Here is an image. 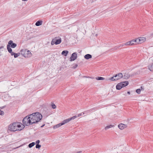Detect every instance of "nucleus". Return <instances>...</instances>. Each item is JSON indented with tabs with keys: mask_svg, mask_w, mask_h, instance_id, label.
Returning a JSON list of instances; mask_svg holds the SVG:
<instances>
[{
	"mask_svg": "<svg viewBox=\"0 0 153 153\" xmlns=\"http://www.w3.org/2000/svg\"><path fill=\"white\" fill-rule=\"evenodd\" d=\"M42 117V115L39 112L34 113L25 117L22 120V123L24 126H28L38 123Z\"/></svg>",
	"mask_w": 153,
	"mask_h": 153,
	"instance_id": "f257e3e1",
	"label": "nucleus"
},
{
	"mask_svg": "<svg viewBox=\"0 0 153 153\" xmlns=\"http://www.w3.org/2000/svg\"><path fill=\"white\" fill-rule=\"evenodd\" d=\"M77 117L76 116H74L71 117L66 119L65 120H63L61 123H59L57 125H55L53 126V128L54 129L57 128L61 126H62L63 125L65 124L68 123L70 121L74 120Z\"/></svg>",
	"mask_w": 153,
	"mask_h": 153,
	"instance_id": "f03ea898",
	"label": "nucleus"
},
{
	"mask_svg": "<svg viewBox=\"0 0 153 153\" xmlns=\"http://www.w3.org/2000/svg\"><path fill=\"white\" fill-rule=\"evenodd\" d=\"M16 122H14L10 124L8 126L9 130L11 131H15L17 130H21L22 129L16 128Z\"/></svg>",
	"mask_w": 153,
	"mask_h": 153,
	"instance_id": "7ed1b4c3",
	"label": "nucleus"
},
{
	"mask_svg": "<svg viewBox=\"0 0 153 153\" xmlns=\"http://www.w3.org/2000/svg\"><path fill=\"white\" fill-rule=\"evenodd\" d=\"M57 37H56L55 38L53 39L51 41V44L52 45H53L54 44L56 45H57L60 44L62 40L61 38H59L57 39Z\"/></svg>",
	"mask_w": 153,
	"mask_h": 153,
	"instance_id": "20e7f679",
	"label": "nucleus"
},
{
	"mask_svg": "<svg viewBox=\"0 0 153 153\" xmlns=\"http://www.w3.org/2000/svg\"><path fill=\"white\" fill-rule=\"evenodd\" d=\"M17 46L16 44L13 43V41L10 40L8 42V44L7 45V49H11L12 48H14Z\"/></svg>",
	"mask_w": 153,
	"mask_h": 153,
	"instance_id": "39448f33",
	"label": "nucleus"
},
{
	"mask_svg": "<svg viewBox=\"0 0 153 153\" xmlns=\"http://www.w3.org/2000/svg\"><path fill=\"white\" fill-rule=\"evenodd\" d=\"M77 54L76 52L73 53L70 57V61H72L76 59L77 57Z\"/></svg>",
	"mask_w": 153,
	"mask_h": 153,
	"instance_id": "423d86ee",
	"label": "nucleus"
},
{
	"mask_svg": "<svg viewBox=\"0 0 153 153\" xmlns=\"http://www.w3.org/2000/svg\"><path fill=\"white\" fill-rule=\"evenodd\" d=\"M31 53L29 51H27V50H26L25 51V53L22 54L23 56L25 57H30L31 56Z\"/></svg>",
	"mask_w": 153,
	"mask_h": 153,
	"instance_id": "0eeeda50",
	"label": "nucleus"
},
{
	"mask_svg": "<svg viewBox=\"0 0 153 153\" xmlns=\"http://www.w3.org/2000/svg\"><path fill=\"white\" fill-rule=\"evenodd\" d=\"M114 76H115V78L116 79V80H119L123 77V74L121 73H118L114 75Z\"/></svg>",
	"mask_w": 153,
	"mask_h": 153,
	"instance_id": "6e6552de",
	"label": "nucleus"
},
{
	"mask_svg": "<svg viewBox=\"0 0 153 153\" xmlns=\"http://www.w3.org/2000/svg\"><path fill=\"white\" fill-rule=\"evenodd\" d=\"M128 81L122 82L120 83L122 88L127 86L128 84Z\"/></svg>",
	"mask_w": 153,
	"mask_h": 153,
	"instance_id": "1a4fd4ad",
	"label": "nucleus"
},
{
	"mask_svg": "<svg viewBox=\"0 0 153 153\" xmlns=\"http://www.w3.org/2000/svg\"><path fill=\"white\" fill-rule=\"evenodd\" d=\"M127 126L126 125H125L122 123H120L118 125V128L121 130L123 129L124 128L127 127Z\"/></svg>",
	"mask_w": 153,
	"mask_h": 153,
	"instance_id": "9d476101",
	"label": "nucleus"
},
{
	"mask_svg": "<svg viewBox=\"0 0 153 153\" xmlns=\"http://www.w3.org/2000/svg\"><path fill=\"white\" fill-rule=\"evenodd\" d=\"M138 42L139 44H141L144 42L146 40V39L144 37H140L138 38Z\"/></svg>",
	"mask_w": 153,
	"mask_h": 153,
	"instance_id": "9b49d317",
	"label": "nucleus"
},
{
	"mask_svg": "<svg viewBox=\"0 0 153 153\" xmlns=\"http://www.w3.org/2000/svg\"><path fill=\"white\" fill-rule=\"evenodd\" d=\"M130 77V75L128 73H125L124 74L123 76V77L125 79H128Z\"/></svg>",
	"mask_w": 153,
	"mask_h": 153,
	"instance_id": "f8f14e48",
	"label": "nucleus"
},
{
	"mask_svg": "<svg viewBox=\"0 0 153 153\" xmlns=\"http://www.w3.org/2000/svg\"><path fill=\"white\" fill-rule=\"evenodd\" d=\"M85 58L86 59H88L92 58V56L89 54H87L84 56Z\"/></svg>",
	"mask_w": 153,
	"mask_h": 153,
	"instance_id": "ddd939ff",
	"label": "nucleus"
},
{
	"mask_svg": "<svg viewBox=\"0 0 153 153\" xmlns=\"http://www.w3.org/2000/svg\"><path fill=\"white\" fill-rule=\"evenodd\" d=\"M42 21H38L35 23V25L36 26H38L41 25L42 24Z\"/></svg>",
	"mask_w": 153,
	"mask_h": 153,
	"instance_id": "4468645a",
	"label": "nucleus"
},
{
	"mask_svg": "<svg viewBox=\"0 0 153 153\" xmlns=\"http://www.w3.org/2000/svg\"><path fill=\"white\" fill-rule=\"evenodd\" d=\"M68 53V51H63L62 52L61 54L65 56H66Z\"/></svg>",
	"mask_w": 153,
	"mask_h": 153,
	"instance_id": "2eb2a0df",
	"label": "nucleus"
},
{
	"mask_svg": "<svg viewBox=\"0 0 153 153\" xmlns=\"http://www.w3.org/2000/svg\"><path fill=\"white\" fill-rule=\"evenodd\" d=\"M120 83H118L116 86V89L118 90H120L122 88Z\"/></svg>",
	"mask_w": 153,
	"mask_h": 153,
	"instance_id": "dca6fc26",
	"label": "nucleus"
},
{
	"mask_svg": "<svg viewBox=\"0 0 153 153\" xmlns=\"http://www.w3.org/2000/svg\"><path fill=\"white\" fill-rule=\"evenodd\" d=\"M8 52L11 54V56L14 55L15 53L12 52V49H7Z\"/></svg>",
	"mask_w": 153,
	"mask_h": 153,
	"instance_id": "f3484780",
	"label": "nucleus"
},
{
	"mask_svg": "<svg viewBox=\"0 0 153 153\" xmlns=\"http://www.w3.org/2000/svg\"><path fill=\"white\" fill-rule=\"evenodd\" d=\"M149 69L151 71H153V63L148 66Z\"/></svg>",
	"mask_w": 153,
	"mask_h": 153,
	"instance_id": "a211bd4d",
	"label": "nucleus"
},
{
	"mask_svg": "<svg viewBox=\"0 0 153 153\" xmlns=\"http://www.w3.org/2000/svg\"><path fill=\"white\" fill-rule=\"evenodd\" d=\"M35 144V143L33 142L31 143H30L28 146L29 148H31Z\"/></svg>",
	"mask_w": 153,
	"mask_h": 153,
	"instance_id": "6ab92c4d",
	"label": "nucleus"
},
{
	"mask_svg": "<svg viewBox=\"0 0 153 153\" xmlns=\"http://www.w3.org/2000/svg\"><path fill=\"white\" fill-rule=\"evenodd\" d=\"M109 79L111 80V81H115L117 80L115 78V76H114V75L113 76L111 77Z\"/></svg>",
	"mask_w": 153,
	"mask_h": 153,
	"instance_id": "aec40b11",
	"label": "nucleus"
},
{
	"mask_svg": "<svg viewBox=\"0 0 153 153\" xmlns=\"http://www.w3.org/2000/svg\"><path fill=\"white\" fill-rule=\"evenodd\" d=\"M16 128H19L20 129H21L20 128L21 127V125L19 123V122H16Z\"/></svg>",
	"mask_w": 153,
	"mask_h": 153,
	"instance_id": "412c9836",
	"label": "nucleus"
},
{
	"mask_svg": "<svg viewBox=\"0 0 153 153\" xmlns=\"http://www.w3.org/2000/svg\"><path fill=\"white\" fill-rule=\"evenodd\" d=\"M138 40V38L137 39H133V40H134V45H137V44H139V42H138V40Z\"/></svg>",
	"mask_w": 153,
	"mask_h": 153,
	"instance_id": "4be33fe9",
	"label": "nucleus"
},
{
	"mask_svg": "<svg viewBox=\"0 0 153 153\" xmlns=\"http://www.w3.org/2000/svg\"><path fill=\"white\" fill-rule=\"evenodd\" d=\"M92 111V109H90L88 110H87V111H85L83 113V114H87L88 113H89L91 112Z\"/></svg>",
	"mask_w": 153,
	"mask_h": 153,
	"instance_id": "5701e85b",
	"label": "nucleus"
},
{
	"mask_svg": "<svg viewBox=\"0 0 153 153\" xmlns=\"http://www.w3.org/2000/svg\"><path fill=\"white\" fill-rule=\"evenodd\" d=\"M114 126L112 125H110L109 126H107L106 127H105V130H107L110 128Z\"/></svg>",
	"mask_w": 153,
	"mask_h": 153,
	"instance_id": "b1692460",
	"label": "nucleus"
},
{
	"mask_svg": "<svg viewBox=\"0 0 153 153\" xmlns=\"http://www.w3.org/2000/svg\"><path fill=\"white\" fill-rule=\"evenodd\" d=\"M97 80H104L105 78L103 77H98L96 78Z\"/></svg>",
	"mask_w": 153,
	"mask_h": 153,
	"instance_id": "393cba45",
	"label": "nucleus"
},
{
	"mask_svg": "<svg viewBox=\"0 0 153 153\" xmlns=\"http://www.w3.org/2000/svg\"><path fill=\"white\" fill-rule=\"evenodd\" d=\"M51 105L53 109H55L56 108V106L53 103H51Z\"/></svg>",
	"mask_w": 153,
	"mask_h": 153,
	"instance_id": "a878e982",
	"label": "nucleus"
},
{
	"mask_svg": "<svg viewBox=\"0 0 153 153\" xmlns=\"http://www.w3.org/2000/svg\"><path fill=\"white\" fill-rule=\"evenodd\" d=\"M124 45H131V44L130 43V41L128 42H126L125 43H124Z\"/></svg>",
	"mask_w": 153,
	"mask_h": 153,
	"instance_id": "bb28decb",
	"label": "nucleus"
},
{
	"mask_svg": "<svg viewBox=\"0 0 153 153\" xmlns=\"http://www.w3.org/2000/svg\"><path fill=\"white\" fill-rule=\"evenodd\" d=\"M20 55V53H15L14 54V57L15 58H16L18 56H19Z\"/></svg>",
	"mask_w": 153,
	"mask_h": 153,
	"instance_id": "cd10ccee",
	"label": "nucleus"
},
{
	"mask_svg": "<svg viewBox=\"0 0 153 153\" xmlns=\"http://www.w3.org/2000/svg\"><path fill=\"white\" fill-rule=\"evenodd\" d=\"M41 147V145L39 144H37L36 145V149H39Z\"/></svg>",
	"mask_w": 153,
	"mask_h": 153,
	"instance_id": "c85d7f7f",
	"label": "nucleus"
},
{
	"mask_svg": "<svg viewBox=\"0 0 153 153\" xmlns=\"http://www.w3.org/2000/svg\"><path fill=\"white\" fill-rule=\"evenodd\" d=\"M136 92L138 94H139L140 93L141 90L140 89H137L136 90Z\"/></svg>",
	"mask_w": 153,
	"mask_h": 153,
	"instance_id": "c756f323",
	"label": "nucleus"
},
{
	"mask_svg": "<svg viewBox=\"0 0 153 153\" xmlns=\"http://www.w3.org/2000/svg\"><path fill=\"white\" fill-rule=\"evenodd\" d=\"M130 43H131V45H134V42L133 39L130 41Z\"/></svg>",
	"mask_w": 153,
	"mask_h": 153,
	"instance_id": "7c9ffc66",
	"label": "nucleus"
},
{
	"mask_svg": "<svg viewBox=\"0 0 153 153\" xmlns=\"http://www.w3.org/2000/svg\"><path fill=\"white\" fill-rule=\"evenodd\" d=\"M124 45V43L120 45L117 46V47H118V48H121Z\"/></svg>",
	"mask_w": 153,
	"mask_h": 153,
	"instance_id": "2f4dec72",
	"label": "nucleus"
},
{
	"mask_svg": "<svg viewBox=\"0 0 153 153\" xmlns=\"http://www.w3.org/2000/svg\"><path fill=\"white\" fill-rule=\"evenodd\" d=\"M118 49V47H117V46H116L115 47L113 48L112 49L113 51H116Z\"/></svg>",
	"mask_w": 153,
	"mask_h": 153,
	"instance_id": "473e14b6",
	"label": "nucleus"
},
{
	"mask_svg": "<svg viewBox=\"0 0 153 153\" xmlns=\"http://www.w3.org/2000/svg\"><path fill=\"white\" fill-rule=\"evenodd\" d=\"M4 112L0 110V115H3L4 114Z\"/></svg>",
	"mask_w": 153,
	"mask_h": 153,
	"instance_id": "72a5a7b5",
	"label": "nucleus"
},
{
	"mask_svg": "<svg viewBox=\"0 0 153 153\" xmlns=\"http://www.w3.org/2000/svg\"><path fill=\"white\" fill-rule=\"evenodd\" d=\"M40 143V140H38L36 141V144H39Z\"/></svg>",
	"mask_w": 153,
	"mask_h": 153,
	"instance_id": "f704fd0d",
	"label": "nucleus"
},
{
	"mask_svg": "<svg viewBox=\"0 0 153 153\" xmlns=\"http://www.w3.org/2000/svg\"><path fill=\"white\" fill-rule=\"evenodd\" d=\"M78 65L77 64H75V65L73 67V68H75L77 67Z\"/></svg>",
	"mask_w": 153,
	"mask_h": 153,
	"instance_id": "c9c22d12",
	"label": "nucleus"
},
{
	"mask_svg": "<svg viewBox=\"0 0 153 153\" xmlns=\"http://www.w3.org/2000/svg\"><path fill=\"white\" fill-rule=\"evenodd\" d=\"M83 112L79 114L78 115V117H79L80 116H82V115H83Z\"/></svg>",
	"mask_w": 153,
	"mask_h": 153,
	"instance_id": "e433bc0d",
	"label": "nucleus"
},
{
	"mask_svg": "<svg viewBox=\"0 0 153 153\" xmlns=\"http://www.w3.org/2000/svg\"><path fill=\"white\" fill-rule=\"evenodd\" d=\"M4 48V46H2L0 47V49H2V48Z\"/></svg>",
	"mask_w": 153,
	"mask_h": 153,
	"instance_id": "4c0bfd02",
	"label": "nucleus"
},
{
	"mask_svg": "<svg viewBox=\"0 0 153 153\" xmlns=\"http://www.w3.org/2000/svg\"><path fill=\"white\" fill-rule=\"evenodd\" d=\"M22 146V145H21V146H19L17 147H16V148H14V149H17V148H18L19 147H20V146Z\"/></svg>",
	"mask_w": 153,
	"mask_h": 153,
	"instance_id": "58836bf2",
	"label": "nucleus"
},
{
	"mask_svg": "<svg viewBox=\"0 0 153 153\" xmlns=\"http://www.w3.org/2000/svg\"><path fill=\"white\" fill-rule=\"evenodd\" d=\"M82 152V151H79V152H78L76 153H81Z\"/></svg>",
	"mask_w": 153,
	"mask_h": 153,
	"instance_id": "ea45409f",
	"label": "nucleus"
},
{
	"mask_svg": "<svg viewBox=\"0 0 153 153\" xmlns=\"http://www.w3.org/2000/svg\"><path fill=\"white\" fill-rule=\"evenodd\" d=\"M91 109L92 110V111H93V110H95V108H93Z\"/></svg>",
	"mask_w": 153,
	"mask_h": 153,
	"instance_id": "a19ab883",
	"label": "nucleus"
},
{
	"mask_svg": "<svg viewBox=\"0 0 153 153\" xmlns=\"http://www.w3.org/2000/svg\"><path fill=\"white\" fill-rule=\"evenodd\" d=\"M130 92H129V91H128V92H127V94H130Z\"/></svg>",
	"mask_w": 153,
	"mask_h": 153,
	"instance_id": "79ce46f5",
	"label": "nucleus"
},
{
	"mask_svg": "<svg viewBox=\"0 0 153 153\" xmlns=\"http://www.w3.org/2000/svg\"><path fill=\"white\" fill-rule=\"evenodd\" d=\"M44 126H45V124H44V125H42L41 126V127H43Z\"/></svg>",
	"mask_w": 153,
	"mask_h": 153,
	"instance_id": "37998d69",
	"label": "nucleus"
},
{
	"mask_svg": "<svg viewBox=\"0 0 153 153\" xmlns=\"http://www.w3.org/2000/svg\"><path fill=\"white\" fill-rule=\"evenodd\" d=\"M141 88L142 89H143V87H141V88Z\"/></svg>",
	"mask_w": 153,
	"mask_h": 153,
	"instance_id": "c03bdc74",
	"label": "nucleus"
},
{
	"mask_svg": "<svg viewBox=\"0 0 153 153\" xmlns=\"http://www.w3.org/2000/svg\"><path fill=\"white\" fill-rule=\"evenodd\" d=\"M23 1H26L27 0H22Z\"/></svg>",
	"mask_w": 153,
	"mask_h": 153,
	"instance_id": "a18cd8bd",
	"label": "nucleus"
},
{
	"mask_svg": "<svg viewBox=\"0 0 153 153\" xmlns=\"http://www.w3.org/2000/svg\"><path fill=\"white\" fill-rule=\"evenodd\" d=\"M8 153V152H7V153Z\"/></svg>",
	"mask_w": 153,
	"mask_h": 153,
	"instance_id": "49530a36",
	"label": "nucleus"
}]
</instances>
